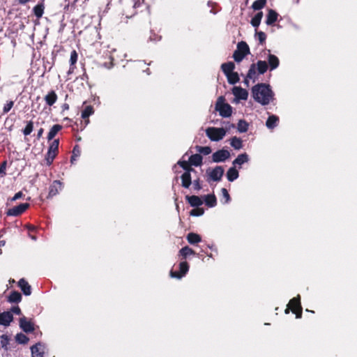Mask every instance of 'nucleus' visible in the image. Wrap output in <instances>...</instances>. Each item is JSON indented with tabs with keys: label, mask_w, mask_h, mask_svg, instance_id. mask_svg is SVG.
I'll list each match as a JSON object with an SVG mask.
<instances>
[{
	"label": "nucleus",
	"mask_w": 357,
	"mask_h": 357,
	"mask_svg": "<svg viewBox=\"0 0 357 357\" xmlns=\"http://www.w3.org/2000/svg\"><path fill=\"white\" fill-rule=\"evenodd\" d=\"M223 198L225 199V203H229L231 200L230 195L226 188H222L221 190Z\"/></svg>",
	"instance_id": "obj_52"
},
{
	"label": "nucleus",
	"mask_w": 357,
	"mask_h": 357,
	"mask_svg": "<svg viewBox=\"0 0 357 357\" xmlns=\"http://www.w3.org/2000/svg\"><path fill=\"white\" fill-rule=\"evenodd\" d=\"M23 193L22 192L20 191L18 192H17L13 197L11 198V201L12 202H14V201H16L17 199H19L20 198H22L23 197Z\"/></svg>",
	"instance_id": "obj_56"
},
{
	"label": "nucleus",
	"mask_w": 357,
	"mask_h": 357,
	"mask_svg": "<svg viewBox=\"0 0 357 357\" xmlns=\"http://www.w3.org/2000/svg\"><path fill=\"white\" fill-rule=\"evenodd\" d=\"M31 0H18L19 4L24 5L26 3L29 2Z\"/></svg>",
	"instance_id": "obj_63"
},
{
	"label": "nucleus",
	"mask_w": 357,
	"mask_h": 357,
	"mask_svg": "<svg viewBox=\"0 0 357 357\" xmlns=\"http://www.w3.org/2000/svg\"><path fill=\"white\" fill-rule=\"evenodd\" d=\"M195 149L197 151H198L199 154H203L204 155H207L210 154L212 151L211 148L210 146H196Z\"/></svg>",
	"instance_id": "obj_44"
},
{
	"label": "nucleus",
	"mask_w": 357,
	"mask_h": 357,
	"mask_svg": "<svg viewBox=\"0 0 357 357\" xmlns=\"http://www.w3.org/2000/svg\"><path fill=\"white\" fill-rule=\"evenodd\" d=\"M181 186L185 188H189L190 185L192 184V177L191 174H188V173H183L181 176Z\"/></svg>",
	"instance_id": "obj_29"
},
{
	"label": "nucleus",
	"mask_w": 357,
	"mask_h": 357,
	"mask_svg": "<svg viewBox=\"0 0 357 357\" xmlns=\"http://www.w3.org/2000/svg\"><path fill=\"white\" fill-rule=\"evenodd\" d=\"M0 342L2 347H6L8 344L9 339L6 335H2L0 337Z\"/></svg>",
	"instance_id": "obj_53"
},
{
	"label": "nucleus",
	"mask_w": 357,
	"mask_h": 357,
	"mask_svg": "<svg viewBox=\"0 0 357 357\" xmlns=\"http://www.w3.org/2000/svg\"><path fill=\"white\" fill-rule=\"evenodd\" d=\"M20 327L21 329L26 333H31L34 331V324L31 321L27 320L26 317L23 316L20 319Z\"/></svg>",
	"instance_id": "obj_12"
},
{
	"label": "nucleus",
	"mask_w": 357,
	"mask_h": 357,
	"mask_svg": "<svg viewBox=\"0 0 357 357\" xmlns=\"http://www.w3.org/2000/svg\"><path fill=\"white\" fill-rule=\"evenodd\" d=\"M230 157V153L227 150L221 149L215 151L212 155V160L214 162H224Z\"/></svg>",
	"instance_id": "obj_11"
},
{
	"label": "nucleus",
	"mask_w": 357,
	"mask_h": 357,
	"mask_svg": "<svg viewBox=\"0 0 357 357\" xmlns=\"http://www.w3.org/2000/svg\"><path fill=\"white\" fill-rule=\"evenodd\" d=\"M267 0H256L253 2L252 8L255 10H259L265 7Z\"/></svg>",
	"instance_id": "obj_41"
},
{
	"label": "nucleus",
	"mask_w": 357,
	"mask_h": 357,
	"mask_svg": "<svg viewBox=\"0 0 357 357\" xmlns=\"http://www.w3.org/2000/svg\"><path fill=\"white\" fill-rule=\"evenodd\" d=\"M59 139H54L50 144L47 153L45 155V161L46 164L48 166H50L54 158L59 153Z\"/></svg>",
	"instance_id": "obj_5"
},
{
	"label": "nucleus",
	"mask_w": 357,
	"mask_h": 357,
	"mask_svg": "<svg viewBox=\"0 0 357 357\" xmlns=\"http://www.w3.org/2000/svg\"><path fill=\"white\" fill-rule=\"evenodd\" d=\"M185 199L188 201L189 204L192 207H198L203 204L202 199L197 195H186Z\"/></svg>",
	"instance_id": "obj_18"
},
{
	"label": "nucleus",
	"mask_w": 357,
	"mask_h": 357,
	"mask_svg": "<svg viewBox=\"0 0 357 357\" xmlns=\"http://www.w3.org/2000/svg\"><path fill=\"white\" fill-rule=\"evenodd\" d=\"M290 310H291V308H290V307H289V305H287V308H286V309H285V310H284L285 314H289Z\"/></svg>",
	"instance_id": "obj_64"
},
{
	"label": "nucleus",
	"mask_w": 357,
	"mask_h": 357,
	"mask_svg": "<svg viewBox=\"0 0 357 357\" xmlns=\"http://www.w3.org/2000/svg\"><path fill=\"white\" fill-rule=\"evenodd\" d=\"M18 286L22 291L23 294L25 296H29L31 294V287L28 283V282L24 279L22 278L18 281Z\"/></svg>",
	"instance_id": "obj_16"
},
{
	"label": "nucleus",
	"mask_w": 357,
	"mask_h": 357,
	"mask_svg": "<svg viewBox=\"0 0 357 357\" xmlns=\"http://www.w3.org/2000/svg\"><path fill=\"white\" fill-rule=\"evenodd\" d=\"M254 100L262 105H268L273 100L274 93L269 84H257L252 89Z\"/></svg>",
	"instance_id": "obj_1"
},
{
	"label": "nucleus",
	"mask_w": 357,
	"mask_h": 357,
	"mask_svg": "<svg viewBox=\"0 0 357 357\" xmlns=\"http://www.w3.org/2000/svg\"><path fill=\"white\" fill-rule=\"evenodd\" d=\"M94 113V109L92 105H87L82 112V119H87Z\"/></svg>",
	"instance_id": "obj_38"
},
{
	"label": "nucleus",
	"mask_w": 357,
	"mask_h": 357,
	"mask_svg": "<svg viewBox=\"0 0 357 357\" xmlns=\"http://www.w3.org/2000/svg\"><path fill=\"white\" fill-rule=\"evenodd\" d=\"M15 340L18 343L24 344H26L29 340V337L22 333H17L16 335Z\"/></svg>",
	"instance_id": "obj_45"
},
{
	"label": "nucleus",
	"mask_w": 357,
	"mask_h": 357,
	"mask_svg": "<svg viewBox=\"0 0 357 357\" xmlns=\"http://www.w3.org/2000/svg\"><path fill=\"white\" fill-rule=\"evenodd\" d=\"M72 87H75L77 90H78L79 93H82V90H85L86 89H82L81 85H74V82L73 83Z\"/></svg>",
	"instance_id": "obj_61"
},
{
	"label": "nucleus",
	"mask_w": 357,
	"mask_h": 357,
	"mask_svg": "<svg viewBox=\"0 0 357 357\" xmlns=\"http://www.w3.org/2000/svg\"><path fill=\"white\" fill-rule=\"evenodd\" d=\"M63 128L62 126L61 125H59V124H55L54 125L50 130L48 134H47V139L48 141H51L52 140L54 137L56 135V134L60 131L61 130V129Z\"/></svg>",
	"instance_id": "obj_25"
},
{
	"label": "nucleus",
	"mask_w": 357,
	"mask_h": 357,
	"mask_svg": "<svg viewBox=\"0 0 357 357\" xmlns=\"http://www.w3.org/2000/svg\"><path fill=\"white\" fill-rule=\"evenodd\" d=\"M177 165L182 167L185 172L186 171V169L190 166H192L191 163H190V160H188V161L180 160L177 162Z\"/></svg>",
	"instance_id": "obj_51"
},
{
	"label": "nucleus",
	"mask_w": 357,
	"mask_h": 357,
	"mask_svg": "<svg viewBox=\"0 0 357 357\" xmlns=\"http://www.w3.org/2000/svg\"><path fill=\"white\" fill-rule=\"evenodd\" d=\"M234 68L235 65L231 61L224 63L221 65V69L226 76L230 74L231 73L234 72Z\"/></svg>",
	"instance_id": "obj_30"
},
{
	"label": "nucleus",
	"mask_w": 357,
	"mask_h": 357,
	"mask_svg": "<svg viewBox=\"0 0 357 357\" xmlns=\"http://www.w3.org/2000/svg\"><path fill=\"white\" fill-rule=\"evenodd\" d=\"M278 122H279L278 116H277L275 115H271L268 116V118L266 122V126L268 128L273 129L277 126Z\"/></svg>",
	"instance_id": "obj_31"
},
{
	"label": "nucleus",
	"mask_w": 357,
	"mask_h": 357,
	"mask_svg": "<svg viewBox=\"0 0 357 357\" xmlns=\"http://www.w3.org/2000/svg\"><path fill=\"white\" fill-rule=\"evenodd\" d=\"M32 357H44V351L40 343L31 347Z\"/></svg>",
	"instance_id": "obj_21"
},
{
	"label": "nucleus",
	"mask_w": 357,
	"mask_h": 357,
	"mask_svg": "<svg viewBox=\"0 0 357 357\" xmlns=\"http://www.w3.org/2000/svg\"><path fill=\"white\" fill-rule=\"evenodd\" d=\"M26 227L27 228V229L29 231H34L36 230V227L32 225H26Z\"/></svg>",
	"instance_id": "obj_60"
},
{
	"label": "nucleus",
	"mask_w": 357,
	"mask_h": 357,
	"mask_svg": "<svg viewBox=\"0 0 357 357\" xmlns=\"http://www.w3.org/2000/svg\"><path fill=\"white\" fill-rule=\"evenodd\" d=\"M75 151H76V147H74L73 151V155L71 156V158H70L72 163L73 162L74 160H76V158L78 157L80 154L79 151H77V154L75 153Z\"/></svg>",
	"instance_id": "obj_55"
},
{
	"label": "nucleus",
	"mask_w": 357,
	"mask_h": 357,
	"mask_svg": "<svg viewBox=\"0 0 357 357\" xmlns=\"http://www.w3.org/2000/svg\"><path fill=\"white\" fill-rule=\"evenodd\" d=\"M78 59V54L76 50H73L70 53V70H73L75 68V65Z\"/></svg>",
	"instance_id": "obj_42"
},
{
	"label": "nucleus",
	"mask_w": 357,
	"mask_h": 357,
	"mask_svg": "<svg viewBox=\"0 0 357 357\" xmlns=\"http://www.w3.org/2000/svg\"><path fill=\"white\" fill-rule=\"evenodd\" d=\"M193 184V188L195 190L199 191L202 189V185L200 178L198 177L192 182Z\"/></svg>",
	"instance_id": "obj_50"
},
{
	"label": "nucleus",
	"mask_w": 357,
	"mask_h": 357,
	"mask_svg": "<svg viewBox=\"0 0 357 357\" xmlns=\"http://www.w3.org/2000/svg\"><path fill=\"white\" fill-rule=\"evenodd\" d=\"M43 132H44V129L43 128H40L38 130L37 135H36V137L38 139H40L42 137Z\"/></svg>",
	"instance_id": "obj_58"
},
{
	"label": "nucleus",
	"mask_w": 357,
	"mask_h": 357,
	"mask_svg": "<svg viewBox=\"0 0 357 357\" xmlns=\"http://www.w3.org/2000/svg\"><path fill=\"white\" fill-rule=\"evenodd\" d=\"M11 312L15 314H22V311L20 310V308L19 307V306H14L11 308Z\"/></svg>",
	"instance_id": "obj_57"
},
{
	"label": "nucleus",
	"mask_w": 357,
	"mask_h": 357,
	"mask_svg": "<svg viewBox=\"0 0 357 357\" xmlns=\"http://www.w3.org/2000/svg\"><path fill=\"white\" fill-rule=\"evenodd\" d=\"M227 81L230 84H235L239 82V76L238 73L232 72L227 76Z\"/></svg>",
	"instance_id": "obj_39"
},
{
	"label": "nucleus",
	"mask_w": 357,
	"mask_h": 357,
	"mask_svg": "<svg viewBox=\"0 0 357 357\" xmlns=\"http://www.w3.org/2000/svg\"><path fill=\"white\" fill-rule=\"evenodd\" d=\"M262 17H263V12L262 11L258 12L252 18V20L250 21V24H252V26L257 28L261 23V20Z\"/></svg>",
	"instance_id": "obj_34"
},
{
	"label": "nucleus",
	"mask_w": 357,
	"mask_h": 357,
	"mask_svg": "<svg viewBox=\"0 0 357 357\" xmlns=\"http://www.w3.org/2000/svg\"><path fill=\"white\" fill-rule=\"evenodd\" d=\"M133 2V8H137L142 6V4L144 2V0H132Z\"/></svg>",
	"instance_id": "obj_54"
},
{
	"label": "nucleus",
	"mask_w": 357,
	"mask_h": 357,
	"mask_svg": "<svg viewBox=\"0 0 357 357\" xmlns=\"http://www.w3.org/2000/svg\"><path fill=\"white\" fill-rule=\"evenodd\" d=\"M13 320V316L10 312H3L0 313V324L8 326Z\"/></svg>",
	"instance_id": "obj_15"
},
{
	"label": "nucleus",
	"mask_w": 357,
	"mask_h": 357,
	"mask_svg": "<svg viewBox=\"0 0 357 357\" xmlns=\"http://www.w3.org/2000/svg\"><path fill=\"white\" fill-rule=\"evenodd\" d=\"M45 6L43 3L37 4L33 7V11L37 18H40L44 13Z\"/></svg>",
	"instance_id": "obj_36"
},
{
	"label": "nucleus",
	"mask_w": 357,
	"mask_h": 357,
	"mask_svg": "<svg viewBox=\"0 0 357 357\" xmlns=\"http://www.w3.org/2000/svg\"><path fill=\"white\" fill-rule=\"evenodd\" d=\"M288 305L290 307L292 313L295 314L296 319H301L302 317L303 308L301 303L300 295L291 298Z\"/></svg>",
	"instance_id": "obj_7"
},
{
	"label": "nucleus",
	"mask_w": 357,
	"mask_h": 357,
	"mask_svg": "<svg viewBox=\"0 0 357 357\" xmlns=\"http://www.w3.org/2000/svg\"><path fill=\"white\" fill-rule=\"evenodd\" d=\"M256 36H257V39L259 40V43L260 45H264L265 43V41L266 40V35L264 32L260 31H256Z\"/></svg>",
	"instance_id": "obj_46"
},
{
	"label": "nucleus",
	"mask_w": 357,
	"mask_h": 357,
	"mask_svg": "<svg viewBox=\"0 0 357 357\" xmlns=\"http://www.w3.org/2000/svg\"><path fill=\"white\" fill-rule=\"evenodd\" d=\"M204 210L202 208L196 207V208L192 209L190 212V215L192 216H201L204 214Z\"/></svg>",
	"instance_id": "obj_47"
},
{
	"label": "nucleus",
	"mask_w": 357,
	"mask_h": 357,
	"mask_svg": "<svg viewBox=\"0 0 357 357\" xmlns=\"http://www.w3.org/2000/svg\"><path fill=\"white\" fill-rule=\"evenodd\" d=\"M232 93L238 100H246L248 99V91L241 86H234L232 89Z\"/></svg>",
	"instance_id": "obj_14"
},
{
	"label": "nucleus",
	"mask_w": 357,
	"mask_h": 357,
	"mask_svg": "<svg viewBox=\"0 0 357 357\" xmlns=\"http://www.w3.org/2000/svg\"><path fill=\"white\" fill-rule=\"evenodd\" d=\"M268 68H270L271 70H273L279 66L280 61L279 59L274 54H269L268 56Z\"/></svg>",
	"instance_id": "obj_19"
},
{
	"label": "nucleus",
	"mask_w": 357,
	"mask_h": 357,
	"mask_svg": "<svg viewBox=\"0 0 357 357\" xmlns=\"http://www.w3.org/2000/svg\"><path fill=\"white\" fill-rule=\"evenodd\" d=\"M224 169L222 166H216L213 169H208L206 174L208 175V181L212 180L213 181H220L224 174Z\"/></svg>",
	"instance_id": "obj_8"
},
{
	"label": "nucleus",
	"mask_w": 357,
	"mask_h": 357,
	"mask_svg": "<svg viewBox=\"0 0 357 357\" xmlns=\"http://www.w3.org/2000/svg\"><path fill=\"white\" fill-rule=\"evenodd\" d=\"M248 126L249 125L246 121L241 119L238 122L237 129L239 132H245L248 130Z\"/></svg>",
	"instance_id": "obj_40"
},
{
	"label": "nucleus",
	"mask_w": 357,
	"mask_h": 357,
	"mask_svg": "<svg viewBox=\"0 0 357 357\" xmlns=\"http://www.w3.org/2000/svg\"><path fill=\"white\" fill-rule=\"evenodd\" d=\"M14 105V101L9 100L4 105L3 108V114H7L13 108Z\"/></svg>",
	"instance_id": "obj_49"
},
{
	"label": "nucleus",
	"mask_w": 357,
	"mask_h": 357,
	"mask_svg": "<svg viewBox=\"0 0 357 357\" xmlns=\"http://www.w3.org/2000/svg\"><path fill=\"white\" fill-rule=\"evenodd\" d=\"M267 70L268 65L265 61L259 60L256 63H252L245 78L244 83L248 86L249 79L255 82L258 79V75L264 74Z\"/></svg>",
	"instance_id": "obj_2"
},
{
	"label": "nucleus",
	"mask_w": 357,
	"mask_h": 357,
	"mask_svg": "<svg viewBox=\"0 0 357 357\" xmlns=\"http://www.w3.org/2000/svg\"><path fill=\"white\" fill-rule=\"evenodd\" d=\"M215 108L219 112V114L224 118L229 117L232 114V107L229 103L225 102V98L223 96L218 97Z\"/></svg>",
	"instance_id": "obj_3"
},
{
	"label": "nucleus",
	"mask_w": 357,
	"mask_h": 357,
	"mask_svg": "<svg viewBox=\"0 0 357 357\" xmlns=\"http://www.w3.org/2000/svg\"><path fill=\"white\" fill-rule=\"evenodd\" d=\"M62 188V183L60 181H54L50 186L47 199L56 196Z\"/></svg>",
	"instance_id": "obj_13"
},
{
	"label": "nucleus",
	"mask_w": 357,
	"mask_h": 357,
	"mask_svg": "<svg viewBox=\"0 0 357 357\" xmlns=\"http://www.w3.org/2000/svg\"><path fill=\"white\" fill-rule=\"evenodd\" d=\"M89 76L86 73L77 77L74 81V85H81L82 89H86V85H89Z\"/></svg>",
	"instance_id": "obj_23"
},
{
	"label": "nucleus",
	"mask_w": 357,
	"mask_h": 357,
	"mask_svg": "<svg viewBox=\"0 0 357 357\" xmlns=\"http://www.w3.org/2000/svg\"><path fill=\"white\" fill-rule=\"evenodd\" d=\"M185 173H188V174H191L192 172H196V170L192 167V166H190L188 169H186V171L184 172Z\"/></svg>",
	"instance_id": "obj_59"
},
{
	"label": "nucleus",
	"mask_w": 357,
	"mask_h": 357,
	"mask_svg": "<svg viewBox=\"0 0 357 357\" xmlns=\"http://www.w3.org/2000/svg\"><path fill=\"white\" fill-rule=\"evenodd\" d=\"M90 121L89 119H82L80 120V123H78L77 122H75V123L72 126L73 130L74 131H82L89 123Z\"/></svg>",
	"instance_id": "obj_26"
},
{
	"label": "nucleus",
	"mask_w": 357,
	"mask_h": 357,
	"mask_svg": "<svg viewBox=\"0 0 357 357\" xmlns=\"http://www.w3.org/2000/svg\"><path fill=\"white\" fill-rule=\"evenodd\" d=\"M186 239L188 242L191 245H195L202 241L201 236L194 232L188 234Z\"/></svg>",
	"instance_id": "obj_24"
},
{
	"label": "nucleus",
	"mask_w": 357,
	"mask_h": 357,
	"mask_svg": "<svg viewBox=\"0 0 357 357\" xmlns=\"http://www.w3.org/2000/svg\"><path fill=\"white\" fill-rule=\"evenodd\" d=\"M29 203H22L18 206L9 208L6 213L8 216H19L22 215L29 207Z\"/></svg>",
	"instance_id": "obj_10"
},
{
	"label": "nucleus",
	"mask_w": 357,
	"mask_h": 357,
	"mask_svg": "<svg viewBox=\"0 0 357 357\" xmlns=\"http://www.w3.org/2000/svg\"><path fill=\"white\" fill-rule=\"evenodd\" d=\"M190 163H191L192 166H201L203 162V157L202 155L199 153L193 154L190 158Z\"/></svg>",
	"instance_id": "obj_27"
},
{
	"label": "nucleus",
	"mask_w": 357,
	"mask_h": 357,
	"mask_svg": "<svg viewBox=\"0 0 357 357\" xmlns=\"http://www.w3.org/2000/svg\"><path fill=\"white\" fill-rule=\"evenodd\" d=\"M238 176V172L234 167H230L227 172V178L230 182L237 179Z\"/></svg>",
	"instance_id": "obj_32"
},
{
	"label": "nucleus",
	"mask_w": 357,
	"mask_h": 357,
	"mask_svg": "<svg viewBox=\"0 0 357 357\" xmlns=\"http://www.w3.org/2000/svg\"><path fill=\"white\" fill-rule=\"evenodd\" d=\"M230 144H231V146L236 150L241 149L243 146V141L241 140V138L237 137H233L231 139Z\"/></svg>",
	"instance_id": "obj_37"
},
{
	"label": "nucleus",
	"mask_w": 357,
	"mask_h": 357,
	"mask_svg": "<svg viewBox=\"0 0 357 357\" xmlns=\"http://www.w3.org/2000/svg\"><path fill=\"white\" fill-rule=\"evenodd\" d=\"M196 252L189 246L182 248L179 252L178 255L181 257V259L185 260L189 256L195 255Z\"/></svg>",
	"instance_id": "obj_22"
},
{
	"label": "nucleus",
	"mask_w": 357,
	"mask_h": 357,
	"mask_svg": "<svg viewBox=\"0 0 357 357\" xmlns=\"http://www.w3.org/2000/svg\"><path fill=\"white\" fill-rule=\"evenodd\" d=\"M22 301V295L17 291H12L8 297V301L11 303H18Z\"/></svg>",
	"instance_id": "obj_28"
},
{
	"label": "nucleus",
	"mask_w": 357,
	"mask_h": 357,
	"mask_svg": "<svg viewBox=\"0 0 357 357\" xmlns=\"http://www.w3.org/2000/svg\"><path fill=\"white\" fill-rule=\"evenodd\" d=\"M179 271H174L172 270L169 273V275L172 278L181 279L183 276L186 275V273L189 271V264L186 261H183L179 263L178 265Z\"/></svg>",
	"instance_id": "obj_9"
},
{
	"label": "nucleus",
	"mask_w": 357,
	"mask_h": 357,
	"mask_svg": "<svg viewBox=\"0 0 357 357\" xmlns=\"http://www.w3.org/2000/svg\"><path fill=\"white\" fill-rule=\"evenodd\" d=\"M250 53V47L248 45L244 42H239L237 45V49L234 51L233 54V58L235 61L241 62L245 56Z\"/></svg>",
	"instance_id": "obj_4"
},
{
	"label": "nucleus",
	"mask_w": 357,
	"mask_h": 357,
	"mask_svg": "<svg viewBox=\"0 0 357 357\" xmlns=\"http://www.w3.org/2000/svg\"><path fill=\"white\" fill-rule=\"evenodd\" d=\"M61 108H62V111L63 112L65 110H68L70 107L68 103H63L61 106Z\"/></svg>",
	"instance_id": "obj_62"
},
{
	"label": "nucleus",
	"mask_w": 357,
	"mask_h": 357,
	"mask_svg": "<svg viewBox=\"0 0 357 357\" xmlns=\"http://www.w3.org/2000/svg\"><path fill=\"white\" fill-rule=\"evenodd\" d=\"M58 96L54 90L48 92L44 97V100L48 106H52L57 100Z\"/></svg>",
	"instance_id": "obj_20"
},
{
	"label": "nucleus",
	"mask_w": 357,
	"mask_h": 357,
	"mask_svg": "<svg viewBox=\"0 0 357 357\" xmlns=\"http://www.w3.org/2000/svg\"><path fill=\"white\" fill-rule=\"evenodd\" d=\"M7 160L3 161L0 164V178H3L6 175Z\"/></svg>",
	"instance_id": "obj_48"
},
{
	"label": "nucleus",
	"mask_w": 357,
	"mask_h": 357,
	"mask_svg": "<svg viewBox=\"0 0 357 357\" xmlns=\"http://www.w3.org/2000/svg\"><path fill=\"white\" fill-rule=\"evenodd\" d=\"M227 130L223 128L209 127L206 130V136L214 142H218L225 136Z\"/></svg>",
	"instance_id": "obj_6"
},
{
	"label": "nucleus",
	"mask_w": 357,
	"mask_h": 357,
	"mask_svg": "<svg viewBox=\"0 0 357 357\" xmlns=\"http://www.w3.org/2000/svg\"><path fill=\"white\" fill-rule=\"evenodd\" d=\"M248 161V155L246 153H241L237 156V158L234 160L233 164L234 165H241L245 162Z\"/></svg>",
	"instance_id": "obj_35"
},
{
	"label": "nucleus",
	"mask_w": 357,
	"mask_h": 357,
	"mask_svg": "<svg viewBox=\"0 0 357 357\" xmlns=\"http://www.w3.org/2000/svg\"><path fill=\"white\" fill-rule=\"evenodd\" d=\"M278 16L279 15L275 10L268 9V14L266 15V24L267 25H273L278 21Z\"/></svg>",
	"instance_id": "obj_17"
},
{
	"label": "nucleus",
	"mask_w": 357,
	"mask_h": 357,
	"mask_svg": "<svg viewBox=\"0 0 357 357\" xmlns=\"http://www.w3.org/2000/svg\"><path fill=\"white\" fill-rule=\"evenodd\" d=\"M33 130V122L32 121H29L26 122L25 128L22 131L24 136H28L32 132Z\"/></svg>",
	"instance_id": "obj_43"
},
{
	"label": "nucleus",
	"mask_w": 357,
	"mask_h": 357,
	"mask_svg": "<svg viewBox=\"0 0 357 357\" xmlns=\"http://www.w3.org/2000/svg\"><path fill=\"white\" fill-rule=\"evenodd\" d=\"M205 204L208 207H214L217 205V199L214 194L204 196Z\"/></svg>",
	"instance_id": "obj_33"
}]
</instances>
